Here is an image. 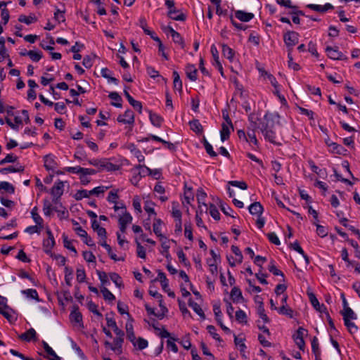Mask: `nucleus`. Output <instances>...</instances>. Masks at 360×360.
<instances>
[{
    "mask_svg": "<svg viewBox=\"0 0 360 360\" xmlns=\"http://www.w3.org/2000/svg\"><path fill=\"white\" fill-rule=\"evenodd\" d=\"M269 114L268 112L264 115V120L266 122H262L261 124L259 129L264 135L265 140L274 145H281V143L277 142L276 140V136L275 131L273 130V125L269 124Z\"/></svg>",
    "mask_w": 360,
    "mask_h": 360,
    "instance_id": "obj_1",
    "label": "nucleus"
},
{
    "mask_svg": "<svg viewBox=\"0 0 360 360\" xmlns=\"http://www.w3.org/2000/svg\"><path fill=\"white\" fill-rule=\"evenodd\" d=\"M174 5L175 3L174 0L165 1V6L169 10L167 12V16L174 20L184 21L186 19V15L176 9Z\"/></svg>",
    "mask_w": 360,
    "mask_h": 360,
    "instance_id": "obj_2",
    "label": "nucleus"
},
{
    "mask_svg": "<svg viewBox=\"0 0 360 360\" xmlns=\"http://www.w3.org/2000/svg\"><path fill=\"white\" fill-rule=\"evenodd\" d=\"M298 37L299 34L294 31H288L284 34L283 39L288 51H292L293 46L298 43Z\"/></svg>",
    "mask_w": 360,
    "mask_h": 360,
    "instance_id": "obj_3",
    "label": "nucleus"
},
{
    "mask_svg": "<svg viewBox=\"0 0 360 360\" xmlns=\"http://www.w3.org/2000/svg\"><path fill=\"white\" fill-rule=\"evenodd\" d=\"M157 281H160L163 290L167 293L169 297L172 298L175 297V293L169 288V282L165 274L160 270L158 271V278H155L153 282H156Z\"/></svg>",
    "mask_w": 360,
    "mask_h": 360,
    "instance_id": "obj_4",
    "label": "nucleus"
},
{
    "mask_svg": "<svg viewBox=\"0 0 360 360\" xmlns=\"http://www.w3.org/2000/svg\"><path fill=\"white\" fill-rule=\"evenodd\" d=\"M46 232L48 237L46 239L43 240V249L47 255L51 256V255L53 254L52 249L53 248L56 242L51 231L49 229H47Z\"/></svg>",
    "mask_w": 360,
    "mask_h": 360,
    "instance_id": "obj_5",
    "label": "nucleus"
},
{
    "mask_svg": "<svg viewBox=\"0 0 360 360\" xmlns=\"http://www.w3.org/2000/svg\"><path fill=\"white\" fill-rule=\"evenodd\" d=\"M326 51L328 56L333 60H347V57L340 51L338 47L327 46Z\"/></svg>",
    "mask_w": 360,
    "mask_h": 360,
    "instance_id": "obj_6",
    "label": "nucleus"
},
{
    "mask_svg": "<svg viewBox=\"0 0 360 360\" xmlns=\"http://www.w3.org/2000/svg\"><path fill=\"white\" fill-rule=\"evenodd\" d=\"M304 333L307 331L302 327H300L296 333L293 335V339L295 344L297 345L300 350L304 351L305 347V342L304 340Z\"/></svg>",
    "mask_w": 360,
    "mask_h": 360,
    "instance_id": "obj_7",
    "label": "nucleus"
},
{
    "mask_svg": "<svg viewBox=\"0 0 360 360\" xmlns=\"http://www.w3.org/2000/svg\"><path fill=\"white\" fill-rule=\"evenodd\" d=\"M64 183L58 181L55 184L51 190V194L53 196V202L56 203L58 200L63 193Z\"/></svg>",
    "mask_w": 360,
    "mask_h": 360,
    "instance_id": "obj_8",
    "label": "nucleus"
},
{
    "mask_svg": "<svg viewBox=\"0 0 360 360\" xmlns=\"http://www.w3.org/2000/svg\"><path fill=\"white\" fill-rule=\"evenodd\" d=\"M124 342V338L117 337L113 340V345L110 342L105 341L104 345L106 347L110 348L112 351L116 352L117 354H120L122 352V345Z\"/></svg>",
    "mask_w": 360,
    "mask_h": 360,
    "instance_id": "obj_9",
    "label": "nucleus"
},
{
    "mask_svg": "<svg viewBox=\"0 0 360 360\" xmlns=\"http://www.w3.org/2000/svg\"><path fill=\"white\" fill-rule=\"evenodd\" d=\"M117 120L121 123L132 124L134 122V114L131 110L128 109L123 115H119Z\"/></svg>",
    "mask_w": 360,
    "mask_h": 360,
    "instance_id": "obj_10",
    "label": "nucleus"
},
{
    "mask_svg": "<svg viewBox=\"0 0 360 360\" xmlns=\"http://www.w3.org/2000/svg\"><path fill=\"white\" fill-rule=\"evenodd\" d=\"M210 51L214 59L213 65L218 69L221 76H224L223 67L219 61V53L215 45H212Z\"/></svg>",
    "mask_w": 360,
    "mask_h": 360,
    "instance_id": "obj_11",
    "label": "nucleus"
},
{
    "mask_svg": "<svg viewBox=\"0 0 360 360\" xmlns=\"http://www.w3.org/2000/svg\"><path fill=\"white\" fill-rule=\"evenodd\" d=\"M309 300L312 306L319 312L325 313L327 311V308L324 304H320L319 300L313 293L309 294Z\"/></svg>",
    "mask_w": 360,
    "mask_h": 360,
    "instance_id": "obj_12",
    "label": "nucleus"
},
{
    "mask_svg": "<svg viewBox=\"0 0 360 360\" xmlns=\"http://www.w3.org/2000/svg\"><path fill=\"white\" fill-rule=\"evenodd\" d=\"M37 333L35 330L32 328L27 330L24 333H22L20 335H19V338L22 340L26 341V342H30L32 340L36 341L37 338Z\"/></svg>",
    "mask_w": 360,
    "mask_h": 360,
    "instance_id": "obj_13",
    "label": "nucleus"
},
{
    "mask_svg": "<svg viewBox=\"0 0 360 360\" xmlns=\"http://www.w3.org/2000/svg\"><path fill=\"white\" fill-rule=\"evenodd\" d=\"M101 169H105L108 172L116 171L120 169V166L115 165L109 161L106 158L101 159Z\"/></svg>",
    "mask_w": 360,
    "mask_h": 360,
    "instance_id": "obj_14",
    "label": "nucleus"
},
{
    "mask_svg": "<svg viewBox=\"0 0 360 360\" xmlns=\"http://www.w3.org/2000/svg\"><path fill=\"white\" fill-rule=\"evenodd\" d=\"M44 167L47 170H53L57 167L55 157L51 155H47L44 158Z\"/></svg>",
    "mask_w": 360,
    "mask_h": 360,
    "instance_id": "obj_15",
    "label": "nucleus"
},
{
    "mask_svg": "<svg viewBox=\"0 0 360 360\" xmlns=\"http://www.w3.org/2000/svg\"><path fill=\"white\" fill-rule=\"evenodd\" d=\"M307 7L313 11L320 12V13L326 12L327 11L332 10L334 8L333 6H332L329 3L326 4L324 6H321V5H317V4H308L307 6Z\"/></svg>",
    "mask_w": 360,
    "mask_h": 360,
    "instance_id": "obj_16",
    "label": "nucleus"
},
{
    "mask_svg": "<svg viewBox=\"0 0 360 360\" xmlns=\"http://www.w3.org/2000/svg\"><path fill=\"white\" fill-rule=\"evenodd\" d=\"M248 210L251 214H255L259 217L262 215L264 208L260 202H255L249 206Z\"/></svg>",
    "mask_w": 360,
    "mask_h": 360,
    "instance_id": "obj_17",
    "label": "nucleus"
},
{
    "mask_svg": "<svg viewBox=\"0 0 360 360\" xmlns=\"http://www.w3.org/2000/svg\"><path fill=\"white\" fill-rule=\"evenodd\" d=\"M235 16L242 22H249L254 18V14L238 10L235 12Z\"/></svg>",
    "mask_w": 360,
    "mask_h": 360,
    "instance_id": "obj_18",
    "label": "nucleus"
},
{
    "mask_svg": "<svg viewBox=\"0 0 360 360\" xmlns=\"http://www.w3.org/2000/svg\"><path fill=\"white\" fill-rule=\"evenodd\" d=\"M70 318L72 321L79 323L82 322V315L79 311V307L77 305H74L72 307V310L70 312Z\"/></svg>",
    "mask_w": 360,
    "mask_h": 360,
    "instance_id": "obj_19",
    "label": "nucleus"
},
{
    "mask_svg": "<svg viewBox=\"0 0 360 360\" xmlns=\"http://www.w3.org/2000/svg\"><path fill=\"white\" fill-rule=\"evenodd\" d=\"M258 128H252L251 127H248L247 129V137L248 139V142L252 143L255 146H258L259 142L257 139L255 131Z\"/></svg>",
    "mask_w": 360,
    "mask_h": 360,
    "instance_id": "obj_20",
    "label": "nucleus"
},
{
    "mask_svg": "<svg viewBox=\"0 0 360 360\" xmlns=\"http://www.w3.org/2000/svg\"><path fill=\"white\" fill-rule=\"evenodd\" d=\"M186 74L187 77L191 81H195L197 79L198 70L194 65L188 64L186 66Z\"/></svg>",
    "mask_w": 360,
    "mask_h": 360,
    "instance_id": "obj_21",
    "label": "nucleus"
},
{
    "mask_svg": "<svg viewBox=\"0 0 360 360\" xmlns=\"http://www.w3.org/2000/svg\"><path fill=\"white\" fill-rule=\"evenodd\" d=\"M231 298L233 302L238 303L243 300V297L240 289L238 287H233L231 291Z\"/></svg>",
    "mask_w": 360,
    "mask_h": 360,
    "instance_id": "obj_22",
    "label": "nucleus"
},
{
    "mask_svg": "<svg viewBox=\"0 0 360 360\" xmlns=\"http://www.w3.org/2000/svg\"><path fill=\"white\" fill-rule=\"evenodd\" d=\"M162 221L160 219H155L153 225V232L160 238V240H162L165 236L161 233V226Z\"/></svg>",
    "mask_w": 360,
    "mask_h": 360,
    "instance_id": "obj_23",
    "label": "nucleus"
},
{
    "mask_svg": "<svg viewBox=\"0 0 360 360\" xmlns=\"http://www.w3.org/2000/svg\"><path fill=\"white\" fill-rule=\"evenodd\" d=\"M341 314L343 316V320L345 321H351L355 320L357 319L356 314L354 312V311L350 307H347V309H343V311H341Z\"/></svg>",
    "mask_w": 360,
    "mask_h": 360,
    "instance_id": "obj_24",
    "label": "nucleus"
},
{
    "mask_svg": "<svg viewBox=\"0 0 360 360\" xmlns=\"http://www.w3.org/2000/svg\"><path fill=\"white\" fill-rule=\"evenodd\" d=\"M328 146L330 148V150L332 153L339 155H344L346 152V150L344 148L343 146L341 145H339L336 143L331 142V143H327Z\"/></svg>",
    "mask_w": 360,
    "mask_h": 360,
    "instance_id": "obj_25",
    "label": "nucleus"
},
{
    "mask_svg": "<svg viewBox=\"0 0 360 360\" xmlns=\"http://www.w3.org/2000/svg\"><path fill=\"white\" fill-rule=\"evenodd\" d=\"M188 305L193 309V311L197 314H198L202 319H205V315L202 309V308L200 307V306L193 302L191 299L189 300L188 301Z\"/></svg>",
    "mask_w": 360,
    "mask_h": 360,
    "instance_id": "obj_26",
    "label": "nucleus"
},
{
    "mask_svg": "<svg viewBox=\"0 0 360 360\" xmlns=\"http://www.w3.org/2000/svg\"><path fill=\"white\" fill-rule=\"evenodd\" d=\"M290 248L303 256L307 264L309 263V257L304 253L303 249L300 245L298 241L296 240L293 243H291Z\"/></svg>",
    "mask_w": 360,
    "mask_h": 360,
    "instance_id": "obj_27",
    "label": "nucleus"
},
{
    "mask_svg": "<svg viewBox=\"0 0 360 360\" xmlns=\"http://www.w3.org/2000/svg\"><path fill=\"white\" fill-rule=\"evenodd\" d=\"M102 77L107 79L108 82H112L115 84H118V80L115 78L111 76L112 72L107 68H103L101 69V71Z\"/></svg>",
    "mask_w": 360,
    "mask_h": 360,
    "instance_id": "obj_28",
    "label": "nucleus"
},
{
    "mask_svg": "<svg viewBox=\"0 0 360 360\" xmlns=\"http://www.w3.org/2000/svg\"><path fill=\"white\" fill-rule=\"evenodd\" d=\"M260 119L257 117L254 113H251L248 116L249 125L252 128H260L262 122L258 123Z\"/></svg>",
    "mask_w": 360,
    "mask_h": 360,
    "instance_id": "obj_29",
    "label": "nucleus"
},
{
    "mask_svg": "<svg viewBox=\"0 0 360 360\" xmlns=\"http://www.w3.org/2000/svg\"><path fill=\"white\" fill-rule=\"evenodd\" d=\"M101 245L105 248L110 257L114 261L124 260V258H117V255L112 252L111 247L106 243V240H103L100 243Z\"/></svg>",
    "mask_w": 360,
    "mask_h": 360,
    "instance_id": "obj_30",
    "label": "nucleus"
},
{
    "mask_svg": "<svg viewBox=\"0 0 360 360\" xmlns=\"http://www.w3.org/2000/svg\"><path fill=\"white\" fill-rule=\"evenodd\" d=\"M189 125L191 129L197 134H202L203 131V127L198 120H193L190 121Z\"/></svg>",
    "mask_w": 360,
    "mask_h": 360,
    "instance_id": "obj_31",
    "label": "nucleus"
},
{
    "mask_svg": "<svg viewBox=\"0 0 360 360\" xmlns=\"http://www.w3.org/2000/svg\"><path fill=\"white\" fill-rule=\"evenodd\" d=\"M230 133V126L227 125L226 123H222L221 129L220 131L221 140L224 141L229 139Z\"/></svg>",
    "mask_w": 360,
    "mask_h": 360,
    "instance_id": "obj_32",
    "label": "nucleus"
},
{
    "mask_svg": "<svg viewBox=\"0 0 360 360\" xmlns=\"http://www.w3.org/2000/svg\"><path fill=\"white\" fill-rule=\"evenodd\" d=\"M311 349L312 352L315 355V358L321 357V350L319 349L318 338L316 336H314L311 340Z\"/></svg>",
    "mask_w": 360,
    "mask_h": 360,
    "instance_id": "obj_33",
    "label": "nucleus"
},
{
    "mask_svg": "<svg viewBox=\"0 0 360 360\" xmlns=\"http://www.w3.org/2000/svg\"><path fill=\"white\" fill-rule=\"evenodd\" d=\"M150 120L151 123L157 127H160L163 122V118L156 113H150Z\"/></svg>",
    "mask_w": 360,
    "mask_h": 360,
    "instance_id": "obj_34",
    "label": "nucleus"
},
{
    "mask_svg": "<svg viewBox=\"0 0 360 360\" xmlns=\"http://www.w3.org/2000/svg\"><path fill=\"white\" fill-rule=\"evenodd\" d=\"M42 345H43L44 349L45 352L47 353V354L53 356V358L50 359V360H60V357L57 356V354L53 350V349L45 341H42ZM39 360H41V359H39Z\"/></svg>",
    "mask_w": 360,
    "mask_h": 360,
    "instance_id": "obj_35",
    "label": "nucleus"
},
{
    "mask_svg": "<svg viewBox=\"0 0 360 360\" xmlns=\"http://www.w3.org/2000/svg\"><path fill=\"white\" fill-rule=\"evenodd\" d=\"M108 96L112 100L116 101V102H112L111 103L112 105L117 107V108L122 107L121 102H122V99L121 96L118 94V93H117L115 91L111 92V93H110Z\"/></svg>",
    "mask_w": 360,
    "mask_h": 360,
    "instance_id": "obj_36",
    "label": "nucleus"
},
{
    "mask_svg": "<svg viewBox=\"0 0 360 360\" xmlns=\"http://www.w3.org/2000/svg\"><path fill=\"white\" fill-rule=\"evenodd\" d=\"M222 53L229 60H232L234 57V51L228 45H222Z\"/></svg>",
    "mask_w": 360,
    "mask_h": 360,
    "instance_id": "obj_37",
    "label": "nucleus"
},
{
    "mask_svg": "<svg viewBox=\"0 0 360 360\" xmlns=\"http://www.w3.org/2000/svg\"><path fill=\"white\" fill-rule=\"evenodd\" d=\"M173 77H174V88L177 89L179 91H182V82L180 79L179 75L177 71L173 72Z\"/></svg>",
    "mask_w": 360,
    "mask_h": 360,
    "instance_id": "obj_38",
    "label": "nucleus"
},
{
    "mask_svg": "<svg viewBox=\"0 0 360 360\" xmlns=\"http://www.w3.org/2000/svg\"><path fill=\"white\" fill-rule=\"evenodd\" d=\"M109 276L111 281L116 285V286L118 288L123 286L122 279L118 274L115 272L110 273Z\"/></svg>",
    "mask_w": 360,
    "mask_h": 360,
    "instance_id": "obj_39",
    "label": "nucleus"
},
{
    "mask_svg": "<svg viewBox=\"0 0 360 360\" xmlns=\"http://www.w3.org/2000/svg\"><path fill=\"white\" fill-rule=\"evenodd\" d=\"M126 330H127V338L131 342H134V341L136 339V337H135V334L134 333L133 325H132L131 323L127 322V323H126Z\"/></svg>",
    "mask_w": 360,
    "mask_h": 360,
    "instance_id": "obj_40",
    "label": "nucleus"
},
{
    "mask_svg": "<svg viewBox=\"0 0 360 360\" xmlns=\"http://www.w3.org/2000/svg\"><path fill=\"white\" fill-rule=\"evenodd\" d=\"M74 158L78 160H83L86 158V153L82 146H78L77 147Z\"/></svg>",
    "mask_w": 360,
    "mask_h": 360,
    "instance_id": "obj_41",
    "label": "nucleus"
},
{
    "mask_svg": "<svg viewBox=\"0 0 360 360\" xmlns=\"http://www.w3.org/2000/svg\"><path fill=\"white\" fill-rule=\"evenodd\" d=\"M220 262V261L212 260L210 259H207V264L209 266V270L210 273L216 276L217 273V263Z\"/></svg>",
    "mask_w": 360,
    "mask_h": 360,
    "instance_id": "obj_42",
    "label": "nucleus"
},
{
    "mask_svg": "<svg viewBox=\"0 0 360 360\" xmlns=\"http://www.w3.org/2000/svg\"><path fill=\"white\" fill-rule=\"evenodd\" d=\"M132 221V217L127 210L123 212L122 215L119 218V224H128Z\"/></svg>",
    "mask_w": 360,
    "mask_h": 360,
    "instance_id": "obj_43",
    "label": "nucleus"
},
{
    "mask_svg": "<svg viewBox=\"0 0 360 360\" xmlns=\"http://www.w3.org/2000/svg\"><path fill=\"white\" fill-rule=\"evenodd\" d=\"M172 40L175 44H178L181 49L185 48V41L183 37L181 36V34L176 32L175 33H173V35L172 36Z\"/></svg>",
    "mask_w": 360,
    "mask_h": 360,
    "instance_id": "obj_44",
    "label": "nucleus"
},
{
    "mask_svg": "<svg viewBox=\"0 0 360 360\" xmlns=\"http://www.w3.org/2000/svg\"><path fill=\"white\" fill-rule=\"evenodd\" d=\"M73 270L68 266L65 267V281L68 286H71V281L72 279Z\"/></svg>",
    "mask_w": 360,
    "mask_h": 360,
    "instance_id": "obj_45",
    "label": "nucleus"
},
{
    "mask_svg": "<svg viewBox=\"0 0 360 360\" xmlns=\"http://www.w3.org/2000/svg\"><path fill=\"white\" fill-rule=\"evenodd\" d=\"M257 313L259 316V317L265 322L269 323L270 321V319L267 316V315L265 314V309L263 306V302L261 301L260 305H259L257 309Z\"/></svg>",
    "mask_w": 360,
    "mask_h": 360,
    "instance_id": "obj_46",
    "label": "nucleus"
},
{
    "mask_svg": "<svg viewBox=\"0 0 360 360\" xmlns=\"http://www.w3.org/2000/svg\"><path fill=\"white\" fill-rule=\"evenodd\" d=\"M278 311L279 314L285 315L290 318H292L293 316L292 309L285 305H282L280 308H278Z\"/></svg>",
    "mask_w": 360,
    "mask_h": 360,
    "instance_id": "obj_47",
    "label": "nucleus"
},
{
    "mask_svg": "<svg viewBox=\"0 0 360 360\" xmlns=\"http://www.w3.org/2000/svg\"><path fill=\"white\" fill-rule=\"evenodd\" d=\"M101 291L105 300L112 302L115 300V295L107 288L103 287L101 288Z\"/></svg>",
    "mask_w": 360,
    "mask_h": 360,
    "instance_id": "obj_48",
    "label": "nucleus"
},
{
    "mask_svg": "<svg viewBox=\"0 0 360 360\" xmlns=\"http://www.w3.org/2000/svg\"><path fill=\"white\" fill-rule=\"evenodd\" d=\"M31 214H32V217L33 219V220L34 221V222L37 224V225H39V226H41L42 225V223H43V219L39 215L38 212H37V207H34L32 211H31Z\"/></svg>",
    "mask_w": 360,
    "mask_h": 360,
    "instance_id": "obj_49",
    "label": "nucleus"
},
{
    "mask_svg": "<svg viewBox=\"0 0 360 360\" xmlns=\"http://www.w3.org/2000/svg\"><path fill=\"white\" fill-rule=\"evenodd\" d=\"M27 56L34 62H38L42 58L41 51H28Z\"/></svg>",
    "mask_w": 360,
    "mask_h": 360,
    "instance_id": "obj_50",
    "label": "nucleus"
},
{
    "mask_svg": "<svg viewBox=\"0 0 360 360\" xmlns=\"http://www.w3.org/2000/svg\"><path fill=\"white\" fill-rule=\"evenodd\" d=\"M236 319L241 323H247V316L244 311L242 309H239L236 312Z\"/></svg>",
    "mask_w": 360,
    "mask_h": 360,
    "instance_id": "obj_51",
    "label": "nucleus"
},
{
    "mask_svg": "<svg viewBox=\"0 0 360 360\" xmlns=\"http://www.w3.org/2000/svg\"><path fill=\"white\" fill-rule=\"evenodd\" d=\"M203 145L205 146L207 153L210 156L216 157L217 155L216 152L214 151L213 148L211 146V144L209 143V142L205 139V138L203 139Z\"/></svg>",
    "mask_w": 360,
    "mask_h": 360,
    "instance_id": "obj_52",
    "label": "nucleus"
},
{
    "mask_svg": "<svg viewBox=\"0 0 360 360\" xmlns=\"http://www.w3.org/2000/svg\"><path fill=\"white\" fill-rule=\"evenodd\" d=\"M207 196L206 193L202 189L199 188L197 191V200L198 202L200 205H203L204 206L207 207V204L205 203L204 200Z\"/></svg>",
    "mask_w": 360,
    "mask_h": 360,
    "instance_id": "obj_53",
    "label": "nucleus"
},
{
    "mask_svg": "<svg viewBox=\"0 0 360 360\" xmlns=\"http://www.w3.org/2000/svg\"><path fill=\"white\" fill-rule=\"evenodd\" d=\"M136 244L137 256L141 259H145L146 255L144 247L137 240H136Z\"/></svg>",
    "mask_w": 360,
    "mask_h": 360,
    "instance_id": "obj_54",
    "label": "nucleus"
},
{
    "mask_svg": "<svg viewBox=\"0 0 360 360\" xmlns=\"http://www.w3.org/2000/svg\"><path fill=\"white\" fill-rule=\"evenodd\" d=\"M134 346H137L140 350H142L148 347V341L142 338H139L138 340L132 342Z\"/></svg>",
    "mask_w": 360,
    "mask_h": 360,
    "instance_id": "obj_55",
    "label": "nucleus"
},
{
    "mask_svg": "<svg viewBox=\"0 0 360 360\" xmlns=\"http://www.w3.org/2000/svg\"><path fill=\"white\" fill-rule=\"evenodd\" d=\"M207 330L208 331V333L212 336V338L216 340L217 341H219V342H221L222 340L221 338H220V336L219 335V334H217L216 333V328L214 326L212 325H209L207 326Z\"/></svg>",
    "mask_w": 360,
    "mask_h": 360,
    "instance_id": "obj_56",
    "label": "nucleus"
},
{
    "mask_svg": "<svg viewBox=\"0 0 360 360\" xmlns=\"http://www.w3.org/2000/svg\"><path fill=\"white\" fill-rule=\"evenodd\" d=\"M210 215L215 219V220H219L220 219V214L219 212V210L216 207V206L213 204L210 205Z\"/></svg>",
    "mask_w": 360,
    "mask_h": 360,
    "instance_id": "obj_57",
    "label": "nucleus"
},
{
    "mask_svg": "<svg viewBox=\"0 0 360 360\" xmlns=\"http://www.w3.org/2000/svg\"><path fill=\"white\" fill-rule=\"evenodd\" d=\"M89 191L86 190H79L75 194L74 198L76 200H81L84 198H89Z\"/></svg>",
    "mask_w": 360,
    "mask_h": 360,
    "instance_id": "obj_58",
    "label": "nucleus"
},
{
    "mask_svg": "<svg viewBox=\"0 0 360 360\" xmlns=\"http://www.w3.org/2000/svg\"><path fill=\"white\" fill-rule=\"evenodd\" d=\"M268 269L271 273H272L275 276H281L282 277H284L283 273L276 268V266L274 264V262H271L268 266Z\"/></svg>",
    "mask_w": 360,
    "mask_h": 360,
    "instance_id": "obj_59",
    "label": "nucleus"
},
{
    "mask_svg": "<svg viewBox=\"0 0 360 360\" xmlns=\"http://www.w3.org/2000/svg\"><path fill=\"white\" fill-rule=\"evenodd\" d=\"M184 234L185 236L190 240H193V233H192V226L190 223L185 224L184 225Z\"/></svg>",
    "mask_w": 360,
    "mask_h": 360,
    "instance_id": "obj_60",
    "label": "nucleus"
},
{
    "mask_svg": "<svg viewBox=\"0 0 360 360\" xmlns=\"http://www.w3.org/2000/svg\"><path fill=\"white\" fill-rule=\"evenodd\" d=\"M154 203L151 201H146L144 205L145 211L149 214L156 215V212L153 208Z\"/></svg>",
    "mask_w": 360,
    "mask_h": 360,
    "instance_id": "obj_61",
    "label": "nucleus"
},
{
    "mask_svg": "<svg viewBox=\"0 0 360 360\" xmlns=\"http://www.w3.org/2000/svg\"><path fill=\"white\" fill-rule=\"evenodd\" d=\"M22 293L26 295L27 297L32 299L39 300L38 292L35 289H27L22 291Z\"/></svg>",
    "mask_w": 360,
    "mask_h": 360,
    "instance_id": "obj_62",
    "label": "nucleus"
},
{
    "mask_svg": "<svg viewBox=\"0 0 360 360\" xmlns=\"http://www.w3.org/2000/svg\"><path fill=\"white\" fill-rule=\"evenodd\" d=\"M344 323L350 333L353 334L357 331L358 327L354 323L347 320L344 321Z\"/></svg>",
    "mask_w": 360,
    "mask_h": 360,
    "instance_id": "obj_63",
    "label": "nucleus"
},
{
    "mask_svg": "<svg viewBox=\"0 0 360 360\" xmlns=\"http://www.w3.org/2000/svg\"><path fill=\"white\" fill-rule=\"evenodd\" d=\"M18 20L20 22H24L27 25H30L33 22L36 21V18L32 16H26L25 15H21L19 16Z\"/></svg>",
    "mask_w": 360,
    "mask_h": 360,
    "instance_id": "obj_64",
    "label": "nucleus"
}]
</instances>
